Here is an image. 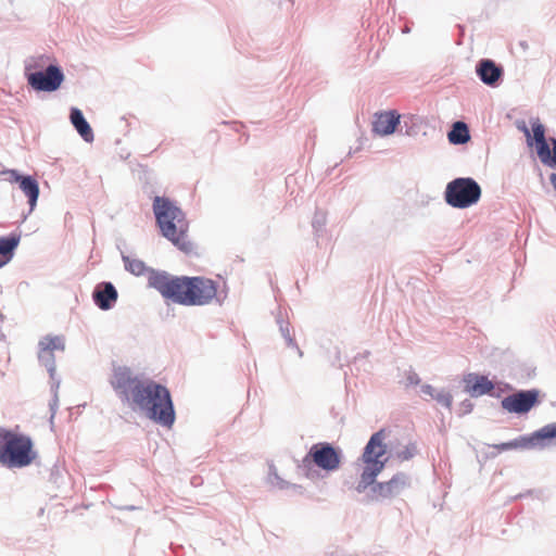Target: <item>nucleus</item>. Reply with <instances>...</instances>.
Segmentation results:
<instances>
[{
  "instance_id": "obj_28",
  "label": "nucleus",
  "mask_w": 556,
  "mask_h": 556,
  "mask_svg": "<svg viewBox=\"0 0 556 556\" xmlns=\"http://www.w3.org/2000/svg\"><path fill=\"white\" fill-rule=\"evenodd\" d=\"M1 175L9 176L8 180L12 184L13 182L18 184V186L21 185V180H23V178H25L27 176V175L20 174L18 170H16V169H3L1 172Z\"/></svg>"
},
{
  "instance_id": "obj_29",
  "label": "nucleus",
  "mask_w": 556,
  "mask_h": 556,
  "mask_svg": "<svg viewBox=\"0 0 556 556\" xmlns=\"http://www.w3.org/2000/svg\"><path fill=\"white\" fill-rule=\"evenodd\" d=\"M406 381L408 386H417L420 383V378L414 370H408L406 372Z\"/></svg>"
},
{
  "instance_id": "obj_24",
  "label": "nucleus",
  "mask_w": 556,
  "mask_h": 556,
  "mask_svg": "<svg viewBox=\"0 0 556 556\" xmlns=\"http://www.w3.org/2000/svg\"><path fill=\"white\" fill-rule=\"evenodd\" d=\"M276 321L279 326V331L282 338L286 340L287 345L290 348H294L298 351L299 355L302 356V351L300 350L293 336L291 334L289 323L283 320L281 314L277 316Z\"/></svg>"
},
{
  "instance_id": "obj_30",
  "label": "nucleus",
  "mask_w": 556,
  "mask_h": 556,
  "mask_svg": "<svg viewBox=\"0 0 556 556\" xmlns=\"http://www.w3.org/2000/svg\"><path fill=\"white\" fill-rule=\"evenodd\" d=\"M517 128L523 132L526 139H527V143L528 146H532V137H531V131L530 129L528 128V126L526 125L525 122H521L519 124H517Z\"/></svg>"
},
{
  "instance_id": "obj_31",
  "label": "nucleus",
  "mask_w": 556,
  "mask_h": 556,
  "mask_svg": "<svg viewBox=\"0 0 556 556\" xmlns=\"http://www.w3.org/2000/svg\"><path fill=\"white\" fill-rule=\"evenodd\" d=\"M472 409H473V404L470 400H464L459 405V414L460 415L469 414V413H471Z\"/></svg>"
},
{
  "instance_id": "obj_13",
  "label": "nucleus",
  "mask_w": 556,
  "mask_h": 556,
  "mask_svg": "<svg viewBox=\"0 0 556 556\" xmlns=\"http://www.w3.org/2000/svg\"><path fill=\"white\" fill-rule=\"evenodd\" d=\"M117 298L116 288L109 281L98 283L92 292L94 304L102 311L111 309L115 305Z\"/></svg>"
},
{
  "instance_id": "obj_32",
  "label": "nucleus",
  "mask_w": 556,
  "mask_h": 556,
  "mask_svg": "<svg viewBox=\"0 0 556 556\" xmlns=\"http://www.w3.org/2000/svg\"><path fill=\"white\" fill-rule=\"evenodd\" d=\"M420 391L422 394L428 395L431 399H433L437 390L431 384L425 383L420 387Z\"/></svg>"
},
{
  "instance_id": "obj_15",
  "label": "nucleus",
  "mask_w": 556,
  "mask_h": 556,
  "mask_svg": "<svg viewBox=\"0 0 556 556\" xmlns=\"http://www.w3.org/2000/svg\"><path fill=\"white\" fill-rule=\"evenodd\" d=\"M476 73L484 85L495 87L503 76V68L493 60L482 59L477 63Z\"/></svg>"
},
{
  "instance_id": "obj_11",
  "label": "nucleus",
  "mask_w": 556,
  "mask_h": 556,
  "mask_svg": "<svg viewBox=\"0 0 556 556\" xmlns=\"http://www.w3.org/2000/svg\"><path fill=\"white\" fill-rule=\"evenodd\" d=\"M556 438V422L548 424L528 437H520L509 442L494 445L498 451L532 448L540 446L543 440Z\"/></svg>"
},
{
  "instance_id": "obj_10",
  "label": "nucleus",
  "mask_w": 556,
  "mask_h": 556,
  "mask_svg": "<svg viewBox=\"0 0 556 556\" xmlns=\"http://www.w3.org/2000/svg\"><path fill=\"white\" fill-rule=\"evenodd\" d=\"M38 346H39V351H38L39 363L47 368L51 381L58 380L55 378L56 366H55V358H54L53 352L55 350H58V351L65 350L64 338L62 336H46L39 341Z\"/></svg>"
},
{
  "instance_id": "obj_16",
  "label": "nucleus",
  "mask_w": 556,
  "mask_h": 556,
  "mask_svg": "<svg viewBox=\"0 0 556 556\" xmlns=\"http://www.w3.org/2000/svg\"><path fill=\"white\" fill-rule=\"evenodd\" d=\"M400 114L396 111L376 113L372 121V131L379 136H389L400 124Z\"/></svg>"
},
{
  "instance_id": "obj_2",
  "label": "nucleus",
  "mask_w": 556,
  "mask_h": 556,
  "mask_svg": "<svg viewBox=\"0 0 556 556\" xmlns=\"http://www.w3.org/2000/svg\"><path fill=\"white\" fill-rule=\"evenodd\" d=\"M388 435L389 432L381 429L370 437L362 455V460L365 466L355 488L358 493H364L370 488L369 497L371 501L376 502L392 500L402 494L410 485V478L405 472H396L388 481L376 482V478L381 473L387 463V458L382 459V457L387 453L384 440Z\"/></svg>"
},
{
  "instance_id": "obj_14",
  "label": "nucleus",
  "mask_w": 556,
  "mask_h": 556,
  "mask_svg": "<svg viewBox=\"0 0 556 556\" xmlns=\"http://www.w3.org/2000/svg\"><path fill=\"white\" fill-rule=\"evenodd\" d=\"M464 390L472 397L489 394L494 389V383L486 376L470 372L464 376Z\"/></svg>"
},
{
  "instance_id": "obj_12",
  "label": "nucleus",
  "mask_w": 556,
  "mask_h": 556,
  "mask_svg": "<svg viewBox=\"0 0 556 556\" xmlns=\"http://www.w3.org/2000/svg\"><path fill=\"white\" fill-rule=\"evenodd\" d=\"M539 403V390H519L505 396L502 402V408L508 413L526 414Z\"/></svg>"
},
{
  "instance_id": "obj_7",
  "label": "nucleus",
  "mask_w": 556,
  "mask_h": 556,
  "mask_svg": "<svg viewBox=\"0 0 556 556\" xmlns=\"http://www.w3.org/2000/svg\"><path fill=\"white\" fill-rule=\"evenodd\" d=\"M481 197V187L470 177H459L450 181L445 188L444 200L455 208H467L476 204Z\"/></svg>"
},
{
  "instance_id": "obj_21",
  "label": "nucleus",
  "mask_w": 556,
  "mask_h": 556,
  "mask_svg": "<svg viewBox=\"0 0 556 556\" xmlns=\"http://www.w3.org/2000/svg\"><path fill=\"white\" fill-rule=\"evenodd\" d=\"M20 240L21 235L17 233L0 238V267L4 266L13 257L14 250L17 248Z\"/></svg>"
},
{
  "instance_id": "obj_26",
  "label": "nucleus",
  "mask_w": 556,
  "mask_h": 556,
  "mask_svg": "<svg viewBox=\"0 0 556 556\" xmlns=\"http://www.w3.org/2000/svg\"><path fill=\"white\" fill-rule=\"evenodd\" d=\"M60 380H53L51 382V392H52V399L49 403V408L51 412L50 421L52 422L54 419V416L56 414L58 407H59V388H60Z\"/></svg>"
},
{
  "instance_id": "obj_9",
  "label": "nucleus",
  "mask_w": 556,
  "mask_h": 556,
  "mask_svg": "<svg viewBox=\"0 0 556 556\" xmlns=\"http://www.w3.org/2000/svg\"><path fill=\"white\" fill-rule=\"evenodd\" d=\"M532 144L534 143L538 157L549 167H556V138H551L552 151L545 138V127L538 117L530 119Z\"/></svg>"
},
{
  "instance_id": "obj_33",
  "label": "nucleus",
  "mask_w": 556,
  "mask_h": 556,
  "mask_svg": "<svg viewBox=\"0 0 556 556\" xmlns=\"http://www.w3.org/2000/svg\"><path fill=\"white\" fill-rule=\"evenodd\" d=\"M549 180H551V184H552L553 188L556 191V173L551 174Z\"/></svg>"
},
{
  "instance_id": "obj_17",
  "label": "nucleus",
  "mask_w": 556,
  "mask_h": 556,
  "mask_svg": "<svg viewBox=\"0 0 556 556\" xmlns=\"http://www.w3.org/2000/svg\"><path fill=\"white\" fill-rule=\"evenodd\" d=\"M24 195L27 198V203L29 205V210L27 214L23 215L22 222H25L29 214L35 210L38 198H39V184L37 179L30 175H27L23 180H21V185L18 186Z\"/></svg>"
},
{
  "instance_id": "obj_23",
  "label": "nucleus",
  "mask_w": 556,
  "mask_h": 556,
  "mask_svg": "<svg viewBox=\"0 0 556 556\" xmlns=\"http://www.w3.org/2000/svg\"><path fill=\"white\" fill-rule=\"evenodd\" d=\"M448 141L453 144H464L470 140L469 128L464 122H455L447 134Z\"/></svg>"
},
{
  "instance_id": "obj_3",
  "label": "nucleus",
  "mask_w": 556,
  "mask_h": 556,
  "mask_svg": "<svg viewBox=\"0 0 556 556\" xmlns=\"http://www.w3.org/2000/svg\"><path fill=\"white\" fill-rule=\"evenodd\" d=\"M150 288L156 290L164 300L184 306L207 305L217 294V285L212 279L174 276L167 271H153Z\"/></svg>"
},
{
  "instance_id": "obj_4",
  "label": "nucleus",
  "mask_w": 556,
  "mask_h": 556,
  "mask_svg": "<svg viewBox=\"0 0 556 556\" xmlns=\"http://www.w3.org/2000/svg\"><path fill=\"white\" fill-rule=\"evenodd\" d=\"M153 213L162 236L179 250L189 252L192 245L188 240L189 222L184 211L168 198L156 195Z\"/></svg>"
},
{
  "instance_id": "obj_27",
  "label": "nucleus",
  "mask_w": 556,
  "mask_h": 556,
  "mask_svg": "<svg viewBox=\"0 0 556 556\" xmlns=\"http://www.w3.org/2000/svg\"><path fill=\"white\" fill-rule=\"evenodd\" d=\"M433 400H435L440 405L447 409L452 408L453 396L448 391H445L444 389L437 390Z\"/></svg>"
},
{
  "instance_id": "obj_8",
  "label": "nucleus",
  "mask_w": 556,
  "mask_h": 556,
  "mask_svg": "<svg viewBox=\"0 0 556 556\" xmlns=\"http://www.w3.org/2000/svg\"><path fill=\"white\" fill-rule=\"evenodd\" d=\"M311 464L326 471H334L340 467L341 453L328 442L313 444L302 460V467L308 468Z\"/></svg>"
},
{
  "instance_id": "obj_25",
  "label": "nucleus",
  "mask_w": 556,
  "mask_h": 556,
  "mask_svg": "<svg viewBox=\"0 0 556 556\" xmlns=\"http://www.w3.org/2000/svg\"><path fill=\"white\" fill-rule=\"evenodd\" d=\"M267 482L278 490H285L289 488L290 483L283 480L277 472V469L274 465L269 466Z\"/></svg>"
},
{
  "instance_id": "obj_20",
  "label": "nucleus",
  "mask_w": 556,
  "mask_h": 556,
  "mask_svg": "<svg viewBox=\"0 0 556 556\" xmlns=\"http://www.w3.org/2000/svg\"><path fill=\"white\" fill-rule=\"evenodd\" d=\"M122 261L124 263L125 270H127L131 275L137 276V277L147 275L149 288H150V278L152 276V273L160 271L159 269L148 267L143 261L136 258V257H131L124 253H122Z\"/></svg>"
},
{
  "instance_id": "obj_18",
  "label": "nucleus",
  "mask_w": 556,
  "mask_h": 556,
  "mask_svg": "<svg viewBox=\"0 0 556 556\" xmlns=\"http://www.w3.org/2000/svg\"><path fill=\"white\" fill-rule=\"evenodd\" d=\"M384 430L387 431V429ZM388 432L389 435L384 440V444L387 445V451L389 450L391 455L401 462L409 460L417 455L418 448L415 442L409 441L401 447L399 443H395V441L391 439V431L388 430Z\"/></svg>"
},
{
  "instance_id": "obj_5",
  "label": "nucleus",
  "mask_w": 556,
  "mask_h": 556,
  "mask_svg": "<svg viewBox=\"0 0 556 556\" xmlns=\"http://www.w3.org/2000/svg\"><path fill=\"white\" fill-rule=\"evenodd\" d=\"M37 457L29 435L0 427V464L9 469L29 466Z\"/></svg>"
},
{
  "instance_id": "obj_6",
  "label": "nucleus",
  "mask_w": 556,
  "mask_h": 556,
  "mask_svg": "<svg viewBox=\"0 0 556 556\" xmlns=\"http://www.w3.org/2000/svg\"><path fill=\"white\" fill-rule=\"evenodd\" d=\"M45 55L30 58L25 62V76L28 85L36 91L52 92L60 88L64 74L59 65L50 64L45 70Z\"/></svg>"
},
{
  "instance_id": "obj_22",
  "label": "nucleus",
  "mask_w": 556,
  "mask_h": 556,
  "mask_svg": "<svg viewBox=\"0 0 556 556\" xmlns=\"http://www.w3.org/2000/svg\"><path fill=\"white\" fill-rule=\"evenodd\" d=\"M327 213L321 210H316L312 218L313 233L317 244L329 240L327 230Z\"/></svg>"
},
{
  "instance_id": "obj_19",
  "label": "nucleus",
  "mask_w": 556,
  "mask_h": 556,
  "mask_svg": "<svg viewBox=\"0 0 556 556\" xmlns=\"http://www.w3.org/2000/svg\"><path fill=\"white\" fill-rule=\"evenodd\" d=\"M70 121L76 131L86 142H92L94 137L89 123L86 121L83 112L77 108H72L70 112Z\"/></svg>"
},
{
  "instance_id": "obj_1",
  "label": "nucleus",
  "mask_w": 556,
  "mask_h": 556,
  "mask_svg": "<svg viewBox=\"0 0 556 556\" xmlns=\"http://www.w3.org/2000/svg\"><path fill=\"white\" fill-rule=\"evenodd\" d=\"M110 384L123 405L140 412L153 422L172 428L176 413L169 390L127 366L113 368Z\"/></svg>"
}]
</instances>
